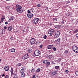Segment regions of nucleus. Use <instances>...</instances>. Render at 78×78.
Masks as SVG:
<instances>
[{
	"instance_id": "obj_27",
	"label": "nucleus",
	"mask_w": 78,
	"mask_h": 78,
	"mask_svg": "<svg viewBox=\"0 0 78 78\" xmlns=\"http://www.w3.org/2000/svg\"><path fill=\"white\" fill-rule=\"evenodd\" d=\"M5 20V17H2V18H1V21L2 22H3V20Z\"/></svg>"
},
{
	"instance_id": "obj_46",
	"label": "nucleus",
	"mask_w": 78,
	"mask_h": 78,
	"mask_svg": "<svg viewBox=\"0 0 78 78\" xmlns=\"http://www.w3.org/2000/svg\"><path fill=\"white\" fill-rule=\"evenodd\" d=\"M76 24H78V20H76Z\"/></svg>"
},
{
	"instance_id": "obj_32",
	"label": "nucleus",
	"mask_w": 78,
	"mask_h": 78,
	"mask_svg": "<svg viewBox=\"0 0 78 78\" xmlns=\"http://www.w3.org/2000/svg\"><path fill=\"white\" fill-rule=\"evenodd\" d=\"M56 34L57 35H58V34H59L58 36H59V35H60V32L59 31H57Z\"/></svg>"
},
{
	"instance_id": "obj_43",
	"label": "nucleus",
	"mask_w": 78,
	"mask_h": 78,
	"mask_svg": "<svg viewBox=\"0 0 78 78\" xmlns=\"http://www.w3.org/2000/svg\"><path fill=\"white\" fill-rule=\"evenodd\" d=\"M37 7H40L41 6V4H38L37 5Z\"/></svg>"
},
{
	"instance_id": "obj_18",
	"label": "nucleus",
	"mask_w": 78,
	"mask_h": 78,
	"mask_svg": "<svg viewBox=\"0 0 78 78\" xmlns=\"http://www.w3.org/2000/svg\"><path fill=\"white\" fill-rule=\"evenodd\" d=\"M13 69L11 68V70H10V72L11 73V75H12V74H13Z\"/></svg>"
},
{
	"instance_id": "obj_19",
	"label": "nucleus",
	"mask_w": 78,
	"mask_h": 78,
	"mask_svg": "<svg viewBox=\"0 0 78 78\" xmlns=\"http://www.w3.org/2000/svg\"><path fill=\"white\" fill-rule=\"evenodd\" d=\"M25 73H22L21 74V76L22 77H24V76H25Z\"/></svg>"
},
{
	"instance_id": "obj_57",
	"label": "nucleus",
	"mask_w": 78,
	"mask_h": 78,
	"mask_svg": "<svg viewBox=\"0 0 78 78\" xmlns=\"http://www.w3.org/2000/svg\"><path fill=\"white\" fill-rule=\"evenodd\" d=\"M10 8V7H9L8 9Z\"/></svg>"
},
{
	"instance_id": "obj_29",
	"label": "nucleus",
	"mask_w": 78,
	"mask_h": 78,
	"mask_svg": "<svg viewBox=\"0 0 78 78\" xmlns=\"http://www.w3.org/2000/svg\"><path fill=\"white\" fill-rule=\"evenodd\" d=\"M55 28H57V29L59 28V26H55Z\"/></svg>"
},
{
	"instance_id": "obj_45",
	"label": "nucleus",
	"mask_w": 78,
	"mask_h": 78,
	"mask_svg": "<svg viewBox=\"0 0 78 78\" xmlns=\"http://www.w3.org/2000/svg\"><path fill=\"white\" fill-rule=\"evenodd\" d=\"M25 30H23L22 31V33H25Z\"/></svg>"
},
{
	"instance_id": "obj_25",
	"label": "nucleus",
	"mask_w": 78,
	"mask_h": 78,
	"mask_svg": "<svg viewBox=\"0 0 78 78\" xmlns=\"http://www.w3.org/2000/svg\"><path fill=\"white\" fill-rule=\"evenodd\" d=\"M28 51L29 53H31L32 51V50L31 49H28Z\"/></svg>"
},
{
	"instance_id": "obj_21",
	"label": "nucleus",
	"mask_w": 78,
	"mask_h": 78,
	"mask_svg": "<svg viewBox=\"0 0 78 78\" xmlns=\"http://www.w3.org/2000/svg\"><path fill=\"white\" fill-rule=\"evenodd\" d=\"M41 71V69L38 68L37 69V70H36V72L38 73V72H39Z\"/></svg>"
},
{
	"instance_id": "obj_37",
	"label": "nucleus",
	"mask_w": 78,
	"mask_h": 78,
	"mask_svg": "<svg viewBox=\"0 0 78 78\" xmlns=\"http://www.w3.org/2000/svg\"><path fill=\"white\" fill-rule=\"evenodd\" d=\"M76 76H78V71H77L76 72Z\"/></svg>"
},
{
	"instance_id": "obj_11",
	"label": "nucleus",
	"mask_w": 78,
	"mask_h": 78,
	"mask_svg": "<svg viewBox=\"0 0 78 78\" xmlns=\"http://www.w3.org/2000/svg\"><path fill=\"white\" fill-rule=\"evenodd\" d=\"M4 69L5 71H8L9 70V67L8 66H6L5 67Z\"/></svg>"
},
{
	"instance_id": "obj_24",
	"label": "nucleus",
	"mask_w": 78,
	"mask_h": 78,
	"mask_svg": "<svg viewBox=\"0 0 78 78\" xmlns=\"http://www.w3.org/2000/svg\"><path fill=\"white\" fill-rule=\"evenodd\" d=\"M55 69H59V66H56L55 67Z\"/></svg>"
},
{
	"instance_id": "obj_56",
	"label": "nucleus",
	"mask_w": 78,
	"mask_h": 78,
	"mask_svg": "<svg viewBox=\"0 0 78 78\" xmlns=\"http://www.w3.org/2000/svg\"><path fill=\"white\" fill-rule=\"evenodd\" d=\"M1 24V21H0V25Z\"/></svg>"
},
{
	"instance_id": "obj_26",
	"label": "nucleus",
	"mask_w": 78,
	"mask_h": 78,
	"mask_svg": "<svg viewBox=\"0 0 78 78\" xmlns=\"http://www.w3.org/2000/svg\"><path fill=\"white\" fill-rule=\"evenodd\" d=\"M78 29H76L74 31V33H78Z\"/></svg>"
},
{
	"instance_id": "obj_10",
	"label": "nucleus",
	"mask_w": 78,
	"mask_h": 78,
	"mask_svg": "<svg viewBox=\"0 0 78 78\" xmlns=\"http://www.w3.org/2000/svg\"><path fill=\"white\" fill-rule=\"evenodd\" d=\"M52 74V75H55L56 74V71L54 70H52L51 71Z\"/></svg>"
},
{
	"instance_id": "obj_40",
	"label": "nucleus",
	"mask_w": 78,
	"mask_h": 78,
	"mask_svg": "<svg viewBox=\"0 0 78 78\" xmlns=\"http://www.w3.org/2000/svg\"><path fill=\"white\" fill-rule=\"evenodd\" d=\"M43 47V45H42V44L39 47V48H42Z\"/></svg>"
},
{
	"instance_id": "obj_14",
	"label": "nucleus",
	"mask_w": 78,
	"mask_h": 78,
	"mask_svg": "<svg viewBox=\"0 0 78 78\" xmlns=\"http://www.w3.org/2000/svg\"><path fill=\"white\" fill-rule=\"evenodd\" d=\"M50 62H48V61H47V62L46 63V65L47 67H48V66H50Z\"/></svg>"
},
{
	"instance_id": "obj_53",
	"label": "nucleus",
	"mask_w": 78,
	"mask_h": 78,
	"mask_svg": "<svg viewBox=\"0 0 78 78\" xmlns=\"http://www.w3.org/2000/svg\"><path fill=\"white\" fill-rule=\"evenodd\" d=\"M62 23H64V21H62Z\"/></svg>"
},
{
	"instance_id": "obj_5",
	"label": "nucleus",
	"mask_w": 78,
	"mask_h": 78,
	"mask_svg": "<svg viewBox=\"0 0 78 78\" xmlns=\"http://www.w3.org/2000/svg\"><path fill=\"white\" fill-rule=\"evenodd\" d=\"M55 30H54L53 29H52L49 31L48 33L49 34H51L50 35H51V34H53V33H55Z\"/></svg>"
},
{
	"instance_id": "obj_33",
	"label": "nucleus",
	"mask_w": 78,
	"mask_h": 78,
	"mask_svg": "<svg viewBox=\"0 0 78 78\" xmlns=\"http://www.w3.org/2000/svg\"><path fill=\"white\" fill-rule=\"evenodd\" d=\"M68 53H69V51L67 50H66L64 52V53H66V54H67Z\"/></svg>"
},
{
	"instance_id": "obj_50",
	"label": "nucleus",
	"mask_w": 78,
	"mask_h": 78,
	"mask_svg": "<svg viewBox=\"0 0 78 78\" xmlns=\"http://www.w3.org/2000/svg\"><path fill=\"white\" fill-rule=\"evenodd\" d=\"M2 76H5V75L4 74H3L2 75Z\"/></svg>"
},
{
	"instance_id": "obj_22",
	"label": "nucleus",
	"mask_w": 78,
	"mask_h": 78,
	"mask_svg": "<svg viewBox=\"0 0 78 78\" xmlns=\"http://www.w3.org/2000/svg\"><path fill=\"white\" fill-rule=\"evenodd\" d=\"M35 69H34V68L32 69L31 70V72H32V73H34L35 72Z\"/></svg>"
},
{
	"instance_id": "obj_20",
	"label": "nucleus",
	"mask_w": 78,
	"mask_h": 78,
	"mask_svg": "<svg viewBox=\"0 0 78 78\" xmlns=\"http://www.w3.org/2000/svg\"><path fill=\"white\" fill-rule=\"evenodd\" d=\"M60 38L58 39L56 41V42H58V44H59L60 42Z\"/></svg>"
},
{
	"instance_id": "obj_23",
	"label": "nucleus",
	"mask_w": 78,
	"mask_h": 78,
	"mask_svg": "<svg viewBox=\"0 0 78 78\" xmlns=\"http://www.w3.org/2000/svg\"><path fill=\"white\" fill-rule=\"evenodd\" d=\"M47 61H48V60H44L43 61V62L44 64H46Z\"/></svg>"
},
{
	"instance_id": "obj_55",
	"label": "nucleus",
	"mask_w": 78,
	"mask_h": 78,
	"mask_svg": "<svg viewBox=\"0 0 78 78\" xmlns=\"http://www.w3.org/2000/svg\"><path fill=\"white\" fill-rule=\"evenodd\" d=\"M6 0V1H9V0Z\"/></svg>"
},
{
	"instance_id": "obj_39",
	"label": "nucleus",
	"mask_w": 78,
	"mask_h": 78,
	"mask_svg": "<svg viewBox=\"0 0 78 78\" xmlns=\"http://www.w3.org/2000/svg\"><path fill=\"white\" fill-rule=\"evenodd\" d=\"M11 20H14V16H12L11 17Z\"/></svg>"
},
{
	"instance_id": "obj_4",
	"label": "nucleus",
	"mask_w": 78,
	"mask_h": 78,
	"mask_svg": "<svg viewBox=\"0 0 78 78\" xmlns=\"http://www.w3.org/2000/svg\"><path fill=\"white\" fill-rule=\"evenodd\" d=\"M39 20L38 18H36L33 20L32 22L34 24H37V23H38Z\"/></svg>"
},
{
	"instance_id": "obj_30",
	"label": "nucleus",
	"mask_w": 78,
	"mask_h": 78,
	"mask_svg": "<svg viewBox=\"0 0 78 78\" xmlns=\"http://www.w3.org/2000/svg\"><path fill=\"white\" fill-rule=\"evenodd\" d=\"M53 50L54 51H56V50H57V49H56V48H55V47H54L53 48Z\"/></svg>"
},
{
	"instance_id": "obj_3",
	"label": "nucleus",
	"mask_w": 78,
	"mask_h": 78,
	"mask_svg": "<svg viewBox=\"0 0 78 78\" xmlns=\"http://www.w3.org/2000/svg\"><path fill=\"white\" fill-rule=\"evenodd\" d=\"M73 50L75 53H78V48L75 45L73 46L72 47Z\"/></svg>"
},
{
	"instance_id": "obj_42",
	"label": "nucleus",
	"mask_w": 78,
	"mask_h": 78,
	"mask_svg": "<svg viewBox=\"0 0 78 78\" xmlns=\"http://www.w3.org/2000/svg\"><path fill=\"white\" fill-rule=\"evenodd\" d=\"M27 12H28V13H30L31 12V11L30 10H28V11H27Z\"/></svg>"
},
{
	"instance_id": "obj_12",
	"label": "nucleus",
	"mask_w": 78,
	"mask_h": 78,
	"mask_svg": "<svg viewBox=\"0 0 78 78\" xmlns=\"http://www.w3.org/2000/svg\"><path fill=\"white\" fill-rule=\"evenodd\" d=\"M53 47V45H49L48 46V49H51Z\"/></svg>"
},
{
	"instance_id": "obj_52",
	"label": "nucleus",
	"mask_w": 78,
	"mask_h": 78,
	"mask_svg": "<svg viewBox=\"0 0 78 78\" xmlns=\"http://www.w3.org/2000/svg\"><path fill=\"white\" fill-rule=\"evenodd\" d=\"M2 76V75H0V78H2V77H1Z\"/></svg>"
},
{
	"instance_id": "obj_44",
	"label": "nucleus",
	"mask_w": 78,
	"mask_h": 78,
	"mask_svg": "<svg viewBox=\"0 0 78 78\" xmlns=\"http://www.w3.org/2000/svg\"><path fill=\"white\" fill-rule=\"evenodd\" d=\"M5 78H9V76L8 75H6L5 76Z\"/></svg>"
},
{
	"instance_id": "obj_48",
	"label": "nucleus",
	"mask_w": 78,
	"mask_h": 78,
	"mask_svg": "<svg viewBox=\"0 0 78 78\" xmlns=\"http://www.w3.org/2000/svg\"><path fill=\"white\" fill-rule=\"evenodd\" d=\"M11 19H9L8 20V22H11Z\"/></svg>"
},
{
	"instance_id": "obj_13",
	"label": "nucleus",
	"mask_w": 78,
	"mask_h": 78,
	"mask_svg": "<svg viewBox=\"0 0 78 78\" xmlns=\"http://www.w3.org/2000/svg\"><path fill=\"white\" fill-rule=\"evenodd\" d=\"M25 72V69L23 68L20 71V73H24Z\"/></svg>"
},
{
	"instance_id": "obj_16",
	"label": "nucleus",
	"mask_w": 78,
	"mask_h": 78,
	"mask_svg": "<svg viewBox=\"0 0 78 78\" xmlns=\"http://www.w3.org/2000/svg\"><path fill=\"white\" fill-rule=\"evenodd\" d=\"M0 31L2 34H3V33H4L5 32V30L4 29L1 30Z\"/></svg>"
},
{
	"instance_id": "obj_47",
	"label": "nucleus",
	"mask_w": 78,
	"mask_h": 78,
	"mask_svg": "<svg viewBox=\"0 0 78 78\" xmlns=\"http://www.w3.org/2000/svg\"><path fill=\"white\" fill-rule=\"evenodd\" d=\"M8 24V23L7 22H5V25H7V24Z\"/></svg>"
},
{
	"instance_id": "obj_7",
	"label": "nucleus",
	"mask_w": 78,
	"mask_h": 78,
	"mask_svg": "<svg viewBox=\"0 0 78 78\" xmlns=\"http://www.w3.org/2000/svg\"><path fill=\"white\" fill-rule=\"evenodd\" d=\"M30 41L31 44H34L35 43V42H36V40L34 38H32L30 40Z\"/></svg>"
},
{
	"instance_id": "obj_31",
	"label": "nucleus",
	"mask_w": 78,
	"mask_h": 78,
	"mask_svg": "<svg viewBox=\"0 0 78 78\" xmlns=\"http://www.w3.org/2000/svg\"><path fill=\"white\" fill-rule=\"evenodd\" d=\"M65 72H66V74H69V71H68V70H66L65 71Z\"/></svg>"
},
{
	"instance_id": "obj_8",
	"label": "nucleus",
	"mask_w": 78,
	"mask_h": 78,
	"mask_svg": "<svg viewBox=\"0 0 78 78\" xmlns=\"http://www.w3.org/2000/svg\"><path fill=\"white\" fill-rule=\"evenodd\" d=\"M27 16L28 18H30L33 17V14L31 13H29L27 14Z\"/></svg>"
},
{
	"instance_id": "obj_34",
	"label": "nucleus",
	"mask_w": 78,
	"mask_h": 78,
	"mask_svg": "<svg viewBox=\"0 0 78 78\" xmlns=\"http://www.w3.org/2000/svg\"><path fill=\"white\" fill-rule=\"evenodd\" d=\"M53 20H55V21H57V20H58L56 18H53Z\"/></svg>"
},
{
	"instance_id": "obj_17",
	"label": "nucleus",
	"mask_w": 78,
	"mask_h": 78,
	"mask_svg": "<svg viewBox=\"0 0 78 78\" xmlns=\"http://www.w3.org/2000/svg\"><path fill=\"white\" fill-rule=\"evenodd\" d=\"M11 51L12 53H14V52H15V49L14 48H12L11 49Z\"/></svg>"
},
{
	"instance_id": "obj_54",
	"label": "nucleus",
	"mask_w": 78,
	"mask_h": 78,
	"mask_svg": "<svg viewBox=\"0 0 78 78\" xmlns=\"http://www.w3.org/2000/svg\"><path fill=\"white\" fill-rule=\"evenodd\" d=\"M1 61H2V59H0V62H1Z\"/></svg>"
},
{
	"instance_id": "obj_1",
	"label": "nucleus",
	"mask_w": 78,
	"mask_h": 78,
	"mask_svg": "<svg viewBox=\"0 0 78 78\" xmlns=\"http://www.w3.org/2000/svg\"><path fill=\"white\" fill-rule=\"evenodd\" d=\"M16 7V10L17 12H18L19 13H22L23 12V9H22V7L19 5H17Z\"/></svg>"
},
{
	"instance_id": "obj_41",
	"label": "nucleus",
	"mask_w": 78,
	"mask_h": 78,
	"mask_svg": "<svg viewBox=\"0 0 78 78\" xmlns=\"http://www.w3.org/2000/svg\"><path fill=\"white\" fill-rule=\"evenodd\" d=\"M31 78H36V75H34Z\"/></svg>"
},
{
	"instance_id": "obj_9",
	"label": "nucleus",
	"mask_w": 78,
	"mask_h": 78,
	"mask_svg": "<svg viewBox=\"0 0 78 78\" xmlns=\"http://www.w3.org/2000/svg\"><path fill=\"white\" fill-rule=\"evenodd\" d=\"M54 35L53 36L54 37V38H57V37H59V34L57 35V34L56 33V32H55Z\"/></svg>"
},
{
	"instance_id": "obj_28",
	"label": "nucleus",
	"mask_w": 78,
	"mask_h": 78,
	"mask_svg": "<svg viewBox=\"0 0 78 78\" xmlns=\"http://www.w3.org/2000/svg\"><path fill=\"white\" fill-rule=\"evenodd\" d=\"M47 35H44L43 38H44V39H46V38H47Z\"/></svg>"
},
{
	"instance_id": "obj_35",
	"label": "nucleus",
	"mask_w": 78,
	"mask_h": 78,
	"mask_svg": "<svg viewBox=\"0 0 78 78\" xmlns=\"http://www.w3.org/2000/svg\"><path fill=\"white\" fill-rule=\"evenodd\" d=\"M30 12H33L34 11V9H30Z\"/></svg>"
},
{
	"instance_id": "obj_15",
	"label": "nucleus",
	"mask_w": 78,
	"mask_h": 78,
	"mask_svg": "<svg viewBox=\"0 0 78 78\" xmlns=\"http://www.w3.org/2000/svg\"><path fill=\"white\" fill-rule=\"evenodd\" d=\"M12 30V26H9L8 27L9 31H11Z\"/></svg>"
},
{
	"instance_id": "obj_38",
	"label": "nucleus",
	"mask_w": 78,
	"mask_h": 78,
	"mask_svg": "<svg viewBox=\"0 0 78 78\" xmlns=\"http://www.w3.org/2000/svg\"><path fill=\"white\" fill-rule=\"evenodd\" d=\"M22 65L21 64V63H18L17 65V66H21Z\"/></svg>"
},
{
	"instance_id": "obj_49",
	"label": "nucleus",
	"mask_w": 78,
	"mask_h": 78,
	"mask_svg": "<svg viewBox=\"0 0 78 78\" xmlns=\"http://www.w3.org/2000/svg\"><path fill=\"white\" fill-rule=\"evenodd\" d=\"M4 29H6V28H7V27H4Z\"/></svg>"
},
{
	"instance_id": "obj_51",
	"label": "nucleus",
	"mask_w": 78,
	"mask_h": 78,
	"mask_svg": "<svg viewBox=\"0 0 78 78\" xmlns=\"http://www.w3.org/2000/svg\"><path fill=\"white\" fill-rule=\"evenodd\" d=\"M46 9L48 10V7H46Z\"/></svg>"
},
{
	"instance_id": "obj_58",
	"label": "nucleus",
	"mask_w": 78,
	"mask_h": 78,
	"mask_svg": "<svg viewBox=\"0 0 78 78\" xmlns=\"http://www.w3.org/2000/svg\"><path fill=\"white\" fill-rule=\"evenodd\" d=\"M66 22V21H63V22H64H64Z\"/></svg>"
},
{
	"instance_id": "obj_2",
	"label": "nucleus",
	"mask_w": 78,
	"mask_h": 78,
	"mask_svg": "<svg viewBox=\"0 0 78 78\" xmlns=\"http://www.w3.org/2000/svg\"><path fill=\"white\" fill-rule=\"evenodd\" d=\"M40 54L41 52L40 51L38 50H37L35 51L34 53L33 54V56L34 57H35V56H37L40 55Z\"/></svg>"
},
{
	"instance_id": "obj_36",
	"label": "nucleus",
	"mask_w": 78,
	"mask_h": 78,
	"mask_svg": "<svg viewBox=\"0 0 78 78\" xmlns=\"http://www.w3.org/2000/svg\"><path fill=\"white\" fill-rule=\"evenodd\" d=\"M13 78H18V76H17V75H15V76H14L13 77Z\"/></svg>"
},
{
	"instance_id": "obj_6",
	"label": "nucleus",
	"mask_w": 78,
	"mask_h": 78,
	"mask_svg": "<svg viewBox=\"0 0 78 78\" xmlns=\"http://www.w3.org/2000/svg\"><path fill=\"white\" fill-rule=\"evenodd\" d=\"M28 54H27L24 56H23L22 57V59H28Z\"/></svg>"
}]
</instances>
